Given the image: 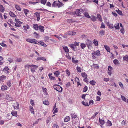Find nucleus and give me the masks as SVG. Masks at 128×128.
Wrapping results in <instances>:
<instances>
[{
  "label": "nucleus",
  "mask_w": 128,
  "mask_h": 128,
  "mask_svg": "<svg viewBox=\"0 0 128 128\" xmlns=\"http://www.w3.org/2000/svg\"><path fill=\"white\" fill-rule=\"evenodd\" d=\"M64 5L63 3L61 2L59 0L58 2L55 1L52 3V6L53 7L57 6L58 8H60L62 7Z\"/></svg>",
  "instance_id": "f257e3e1"
},
{
  "label": "nucleus",
  "mask_w": 128,
  "mask_h": 128,
  "mask_svg": "<svg viewBox=\"0 0 128 128\" xmlns=\"http://www.w3.org/2000/svg\"><path fill=\"white\" fill-rule=\"evenodd\" d=\"M75 14L77 16H82L84 14L83 13V12L82 11H80V10L79 9L76 10L75 13L72 12H70V14L72 15V14L74 15Z\"/></svg>",
  "instance_id": "f03ea898"
},
{
  "label": "nucleus",
  "mask_w": 128,
  "mask_h": 128,
  "mask_svg": "<svg viewBox=\"0 0 128 128\" xmlns=\"http://www.w3.org/2000/svg\"><path fill=\"white\" fill-rule=\"evenodd\" d=\"M100 52L99 50H98L96 52L94 51L92 53V57L93 59H94L96 58V56H100Z\"/></svg>",
  "instance_id": "7ed1b4c3"
},
{
  "label": "nucleus",
  "mask_w": 128,
  "mask_h": 128,
  "mask_svg": "<svg viewBox=\"0 0 128 128\" xmlns=\"http://www.w3.org/2000/svg\"><path fill=\"white\" fill-rule=\"evenodd\" d=\"M53 88L54 90L59 92H61L62 90V88L60 86L57 84H55L53 86Z\"/></svg>",
  "instance_id": "20e7f679"
},
{
  "label": "nucleus",
  "mask_w": 128,
  "mask_h": 128,
  "mask_svg": "<svg viewBox=\"0 0 128 128\" xmlns=\"http://www.w3.org/2000/svg\"><path fill=\"white\" fill-rule=\"evenodd\" d=\"M26 41L28 42H30L32 44H37L38 41L34 39L27 38L26 39Z\"/></svg>",
  "instance_id": "39448f33"
},
{
  "label": "nucleus",
  "mask_w": 128,
  "mask_h": 128,
  "mask_svg": "<svg viewBox=\"0 0 128 128\" xmlns=\"http://www.w3.org/2000/svg\"><path fill=\"white\" fill-rule=\"evenodd\" d=\"M82 77L84 78L83 80L84 82L87 83L88 82V79H87V74L85 72H82L81 73Z\"/></svg>",
  "instance_id": "423d86ee"
},
{
  "label": "nucleus",
  "mask_w": 128,
  "mask_h": 128,
  "mask_svg": "<svg viewBox=\"0 0 128 128\" xmlns=\"http://www.w3.org/2000/svg\"><path fill=\"white\" fill-rule=\"evenodd\" d=\"M86 44L88 48L90 49V48L92 47V42L89 40L87 39L86 41Z\"/></svg>",
  "instance_id": "0eeeda50"
},
{
  "label": "nucleus",
  "mask_w": 128,
  "mask_h": 128,
  "mask_svg": "<svg viewBox=\"0 0 128 128\" xmlns=\"http://www.w3.org/2000/svg\"><path fill=\"white\" fill-rule=\"evenodd\" d=\"M32 67H30V70L32 72H35V70L38 67V66L35 65H31Z\"/></svg>",
  "instance_id": "6e6552de"
},
{
  "label": "nucleus",
  "mask_w": 128,
  "mask_h": 128,
  "mask_svg": "<svg viewBox=\"0 0 128 128\" xmlns=\"http://www.w3.org/2000/svg\"><path fill=\"white\" fill-rule=\"evenodd\" d=\"M12 106L14 109L18 110L19 108V104L17 102H16L14 103Z\"/></svg>",
  "instance_id": "1a4fd4ad"
},
{
  "label": "nucleus",
  "mask_w": 128,
  "mask_h": 128,
  "mask_svg": "<svg viewBox=\"0 0 128 128\" xmlns=\"http://www.w3.org/2000/svg\"><path fill=\"white\" fill-rule=\"evenodd\" d=\"M34 14L35 15V16L37 18V21H39L40 19V13L38 12H36L34 13Z\"/></svg>",
  "instance_id": "9d476101"
},
{
  "label": "nucleus",
  "mask_w": 128,
  "mask_h": 128,
  "mask_svg": "<svg viewBox=\"0 0 128 128\" xmlns=\"http://www.w3.org/2000/svg\"><path fill=\"white\" fill-rule=\"evenodd\" d=\"M42 60L44 62L46 61V59L44 57H38L36 58V60L37 61L40 60Z\"/></svg>",
  "instance_id": "9b49d317"
},
{
  "label": "nucleus",
  "mask_w": 128,
  "mask_h": 128,
  "mask_svg": "<svg viewBox=\"0 0 128 128\" xmlns=\"http://www.w3.org/2000/svg\"><path fill=\"white\" fill-rule=\"evenodd\" d=\"M52 73H49L48 74V76L49 77V79L50 80H55V78L54 76H52Z\"/></svg>",
  "instance_id": "f8f14e48"
},
{
  "label": "nucleus",
  "mask_w": 128,
  "mask_h": 128,
  "mask_svg": "<svg viewBox=\"0 0 128 128\" xmlns=\"http://www.w3.org/2000/svg\"><path fill=\"white\" fill-rule=\"evenodd\" d=\"M32 26L34 29L36 30H38V29L39 26L37 24H33Z\"/></svg>",
  "instance_id": "ddd939ff"
},
{
  "label": "nucleus",
  "mask_w": 128,
  "mask_h": 128,
  "mask_svg": "<svg viewBox=\"0 0 128 128\" xmlns=\"http://www.w3.org/2000/svg\"><path fill=\"white\" fill-rule=\"evenodd\" d=\"M70 120V117L69 116H66L64 119V121L65 122H68Z\"/></svg>",
  "instance_id": "4468645a"
},
{
  "label": "nucleus",
  "mask_w": 128,
  "mask_h": 128,
  "mask_svg": "<svg viewBox=\"0 0 128 128\" xmlns=\"http://www.w3.org/2000/svg\"><path fill=\"white\" fill-rule=\"evenodd\" d=\"M99 121L100 124L102 125L105 124L106 122L103 118L100 119V118H99Z\"/></svg>",
  "instance_id": "2eb2a0df"
},
{
  "label": "nucleus",
  "mask_w": 128,
  "mask_h": 128,
  "mask_svg": "<svg viewBox=\"0 0 128 128\" xmlns=\"http://www.w3.org/2000/svg\"><path fill=\"white\" fill-rule=\"evenodd\" d=\"M76 34V32L72 31H70L67 33V34L69 35H74Z\"/></svg>",
  "instance_id": "dca6fc26"
},
{
  "label": "nucleus",
  "mask_w": 128,
  "mask_h": 128,
  "mask_svg": "<svg viewBox=\"0 0 128 128\" xmlns=\"http://www.w3.org/2000/svg\"><path fill=\"white\" fill-rule=\"evenodd\" d=\"M63 48L64 50L67 53L69 52V49L68 48V47H67L64 46H63Z\"/></svg>",
  "instance_id": "f3484780"
},
{
  "label": "nucleus",
  "mask_w": 128,
  "mask_h": 128,
  "mask_svg": "<svg viewBox=\"0 0 128 128\" xmlns=\"http://www.w3.org/2000/svg\"><path fill=\"white\" fill-rule=\"evenodd\" d=\"M39 28L40 31L41 32H44V27L40 25L39 26Z\"/></svg>",
  "instance_id": "a211bd4d"
},
{
  "label": "nucleus",
  "mask_w": 128,
  "mask_h": 128,
  "mask_svg": "<svg viewBox=\"0 0 128 128\" xmlns=\"http://www.w3.org/2000/svg\"><path fill=\"white\" fill-rule=\"evenodd\" d=\"M106 24L108 26V27L112 29L114 27V25L112 24H110L109 23V22H107V23H106Z\"/></svg>",
  "instance_id": "6ab92c4d"
},
{
  "label": "nucleus",
  "mask_w": 128,
  "mask_h": 128,
  "mask_svg": "<svg viewBox=\"0 0 128 128\" xmlns=\"http://www.w3.org/2000/svg\"><path fill=\"white\" fill-rule=\"evenodd\" d=\"M60 72L58 70H56L54 72V75L56 76V77H58V76L60 75Z\"/></svg>",
  "instance_id": "aec40b11"
},
{
  "label": "nucleus",
  "mask_w": 128,
  "mask_h": 128,
  "mask_svg": "<svg viewBox=\"0 0 128 128\" xmlns=\"http://www.w3.org/2000/svg\"><path fill=\"white\" fill-rule=\"evenodd\" d=\"M11 114H12V116H13L17 117V116H18L17 112L16 111H12L11 112Z\"/></svg>",
  "instance_id": "412c9836"
},
{
  "label": "nucleus",
  "mask_w": 128,
  "mask_h": 128,
  "mask_svg": "<svg viewBox=\"0 0 128 128\" xmlns=\"http://www.w3.org/2000/svg\"><path fill=\"white\" fill-rule=\"evenodd\" d=\"M113 62L114 64L116 65H118L119 64L118 60L116 59H115L114 60Z\"/></svg>",
  "instance_id": "4be33fe9"
},
{
  "label": "nucleus",
  "mask_w": 128,
  "mask_h": 128,
  "mask_svg": "<svg viewBox=\"0 0 128 128\" xmlns=\"http://www.w3.org/2000/svg\"><path fill=\"white\" fill-rule=\"evenodd\" d=\"M98 19V20L101 22L102 21V17L100 14H98L97 15Z\"/></svg>",
  "instance_id": "5701e85b"
},
{
  "label": "nucleus",
  "mask_w": 128,
  "mask_h": 128,
  "mask_svg": "<svg viewBox=\"0 0 128 128\" xmlns=\"http://www.w3.org/2000/svg\"><path fill=\"white\" fill-rule=\"evenodd\" d=\"M104 47L107 51L109 52H110V47L109 46H107L106 45H105L104 46Z\"/></svg>",
  "instance_id": "b1692460"
},
{
  "label": "nucleus",
  "mask_w": 128,
  "mask_h": 128,
  "mask_svg": "<svg viewBox=\"0 0 128 128\" xmlns=\"http://www.w3.org/2000/svg\"><path fill=\"white\" fill-rule=\"evenodd\" d=\"M114 26L116 30H119L120 29L119 24L118 23L114 24Z\"/></svg>",
  "instance_id": "393cba45"
},
{
  "label": "nucleus",
  "mask_w": 128,
  "mask_h": 128,
  "mask_svg": "<svg viewBox=\"0 0 128 128\" xmlns=\"http://www.w3.org/2000/svg\"><path fill=\"white\" fill-rule=\"evenodd\" d=\"M23 28L24 30L27 31L29 28V26L28 24H26L25 26H24Z\"/></svg>",
  "instance_id": "a878e982"
},
{
  "label": "nucleus",
  "mask_w": 128,
  "mask_h": 128,
  "mask_svg": "<svg viewBox=\"0 0 128 128\" xmlns=\"http://www.w3.org/2000/svg\"><path fill=\"white\" fill-rule=\"evenodd\" d=\"M15 7L16 9L19 11H21L22 10V9L20 8V6L16 4L15 5Z\"/></svg>",
  "instance_id": "bb28decb"
},
{
  "label": "nucleus",
  "mask_w": 128,
  "mask_h": 128,
  "mask_svg": "<svg viewBox=\"0 0 128 128\" xmlns=\"http://www.w3.org/2000/svg\"><path fill=\"white\" fill-rule=\"evenodd\" d=\"M93 43L96 46H97L98 45V42L96 40H93Z\"/></svg>",
  "instance_id": "cd10ccee"
},
{
  "label": "nucleus",
  "mask_w": 128,
  "mask_h": 128,
  "mask_svg": "<svg viewBox=\"0 0 128 128\" xmlns=\"http://www.w3.org/2000/svg\"><path fill=\"white\" fill-rule=\"evenodd\" d=\"M38 44H39L40 45L44 47H46V44H45L43 42H38Z\"/></svg>",
  "instance_id": "c85d7f7f"
},
{
  "label": "nucleus",
  "mask_w": 128,
  "mask_h": 128,
  "mask_svg": "<svg viewBox=\"0 0 128 128\" xmlns=\"http://www.w3.org/2000/svg\"><path fill=\"white\" fill-rule=\"evenodd\" d=\"M90 83L91 85L92 86H95L96 83L95 81L93 80L90 81Z\"/></svg>",
  "instance_id": "c756f323"
},
{
  "label": "nucleus",
  "mask_w": 128,
  "mask_h": 128,
  "mask_svg": "<svg viewBox=\"0 0 128 128\" xmlns=\"http://www.w3.org/2000/svg\"><path fill=\"white\" fill-rule=\"evenodd\" d=\"M86 44L82 43L80 44V46L82 49H84L86 47Z\"/></svg>",
  "instance_id": "7c9ffc66"
},
{
  "label": "nucleus",
  "mask_w": 128,
  "mask_h": 128,
  "mask_svg": "<svg viewBox=\"0 0 128 128\" xmlns=\"http://www.w3.org/2000/svg\"><path fill=\"white\" fill-rule=\"evenodd\" d=\"M99 33L101 36H103L104 35L105 31L104 30H102L100 31Z\"/></svg>",
  "instance_id": "2f4dec72"
},
{
  "label": "nucleus",
  "mask_w": 128,
  "mask_h": 128,
  "mask_svg": "<svg viewBox=\"0 0 128 128\" xmlns=\"http://www.w3.org/2000/svg\"><path fill=\"white\" fill-rule=\"evenodd\" d=\"M7 86L4 85H3L1 87V90H6L7 88Z\"/></svg>",
  "instance_id": "473e14b6"
},
{
  "label": "nucleus",
  "mask_w": 128,
  "mask_h": 128,
  "mask_svg": "<svg viewBox=\"0 0 128 128\" xmlns=\"http://www.w3.org/2000/svg\"><path fill=\"white\" fill-rule=\"evenodd\" d=\"M2 71L6 73H8V67L7 66L4 69H3Z\"/></svg>",
  "instance_id": "72a5a7b5"
},
{
  "label": "nucleus",
  "mask_w": 128,
  "mask_h": 128,
  "mask_svg": "<svg viewBox=\"0 0 128 128\" xmlns=\"http://www.w3.org/2000/svg\"><path fill=\"white\" fill-rule=\"evenodd\" d=\"M97 19L96 17L94 16H92L91 18V20H92L94 22L96 21Z\"/></svg>",
  "instance_id": "f704fd0d"
},
{
  "label": "nucleus",
  "mask_w": 128,
  "mask_h": 128,
  "mask_svg": "<svg viewBox=\"0 0 128 128\" xmlns=\"http://www.w3.org/2000/svg\"><path fill=\"white\" fill-rule=\"evenodd\" d=\"M70 115L71 116V118L72 119L74 118V119L75 118H76L77 116L75 113H71Z\"/></svg>",
  "instance_id": "c9c22d12"
},
{
  "label": "nucleus",
  "mask_w": 128,
  "mask_h": 128,
  "mask_svg": "<svg viewBox=\"0 0 128 128\" xmlns=\"http://www.w3.org/2000/svg\"><path fill=\"white\" fill-rule=\"evenodd\" d=\"M70 48L72 49L74 51H75V50H74L75 49V45H74V44H70Z\"/></svg>",
  "instance_id": "e433bc0d"
},
{
  "label": "nucleus",
  "mask_w": 128,
  "mask_h": 128,
  "mask_svg": "<svg viewBox=\"0 0 128 128\" xmlns=\"http://www.w3.org/2000/svg\"><path fill=\"white\" fill-rule=\"evenodd\" d=\"M6 76L4 75H2L0 77V80L2 81H3V80H5L6 78Z\"/></svg>",
  "instance_id": "4c0bfd02"
},
{
  "label": "nucleus",
  "mask_w": 128,
  "mask_h": 128,
  "mask_svg": "<svg viewBox=\"0 0 128 128\" xmlns=\"http://www.w3.org/2000/svg\"><path fill=\"white\" fill-rule=\"evenodd\" d=\"M84 16L88 18H90V16H89L88 13L87 12H85L84 14Z\"/></svg>",
  "instance_id": "58836bf2"
},
{
  "label": "nucleus",
  "mask_w": 128,
  "mask_h": 128,
  "mask_svg": "<svg viewBox=\"0 0 128 128\" xmlns=\"http://www.w3.org/2000/svg\"><path fill=\"white\" fill-rule=\"evenodd\" d=\"M112 125L111 122L109 120H108L106 122V126H110Z\"/></svg>",
  "instance_id": "ea45409f"
},
{
  "label": "nucleus",
  "mask_w": 128,
  "mask_h": 128,
  "mask_svg": "<svg viewBox=\"0 0 128 128\" xmlns=\"http://www.w3.org/2000/svg\"><path fill=\"white\" fill-rule=\"evenodd\" d=\"M24 12L26 16H27V14L29 13V10L27 9H26L24 10Z\"/></svg>",
  "instance_id": "a19ab883"
},
{
  "label": "nucleus",
  "mask_w": 128,
  "mask_h": 128,
  "mask_svg": "<svg viewBox=\"0 0 128 128\" xmlns=\"http://www.w3.org/2000/svg\"><path fill=\"white\" fill-rule=\"evenodd\" d=\"M43 103L45 105H49V103L48 101V100H46L43 101Z\"/></svg>",
  "instance_id": "79ce46f5"
},
{
  "label": "nucleus",
  "mask_w": 128,
  "mask_h": 128,
  "mask_svg": "<svg viewBox=\"0 0 128 128\" xmlns=\"http://www.w3.org/2000/svg\"><path fill=\"white\" fill-rule=\"evenodd\" d=\"M4 8L1 5H0V11L2 12H4Z\"/></svg>",
  "instance_id": "37998d69"
},
{
  "label": "nucleus",
  "mask_w": 128,
  "mask_h": 128,
  "mask_svg": "<svg viewBox=\"0 0 128 128\" xmlns=\"http://www.w3.org/2000/svg\"><path fill=\"white\" fill-rule=\"evenodd\" d=\"M72 62L74 63V64H76L78 62V60H74V58H72Z\"/></svg>",
  "instance_id": "c03bdc74"
},
{
  "label": "nucleus",
  "mask_w": 128,
  "mask_h": 128,
  "mask_svg": "<svg viewBox=\"0 0 128 128\" xmlns=\"http://www.w3.org/2000/svg\"><path fill=\"white\" fill-rule=\"evenodd\" d=\"M9 14L11 16L13 17H15L16 16V15L14 13L11 12H10Z\"/></svg>",
  "instance_id": "a18cd8bd"
},
{
  "label": "nucleus",
  "mask_w": 128,
  "mask_h": 128,
  "mask_svg": "<svg viewBox=\"0 0 128 128\" xmlns=\"http://www.w3.org/2000/svg\"><path fill=\"white\" fill-rule=\"evenodd\" d=\"M82 104L85 106H89L88 102H86L85 103V102L84 101H82Z\"/></svg>",
  "instance_id": "49530a36"
},
{
  "label": "nucleus",
  "mask_w": 128,
  "mask_h": 128,
  "mask_svg": "<svg viewBox=\"0 0 128 128\" xmlns=\"http://www.w3.org/2000/svg\"><path fill=\"white\" fill-rule=\"evenodd\" d=\"M33 34L36 38H38L39 37V35L36 32H34L33 33Z\"/></svg>",
  "instance_id": "de8ad7c7"
},
{
  "label": "nucleus",
  "mask_w": 128,
  "mask_h": 128,
  "mask_svg": "<svg viewBox=\"0 0 128 128\" xmlns=\"http://www.w3.org/2000/svg\"><path fill=\"white\" fill-rule=\"evenodd\" d=\"M66 56L68 59L70 60L71 59V57L69 56L68 52L66 53Z\"/></svg>",
  "instance_id": "09e8293b"
},
{
  "label": "nucleus",
  "mask_w": 128,
  "mask_h": 128,
  "mask_svg": "<svg viewBox=\"0 0 128 128\" xmlns=\"http://www.w3.org/2000/svg\"><path fill=\"white\" fill-rule=\"evenodd\" d=\"M76 68L78 72H81V68L80 67L78 66H77Z\"/></svg>",
  "instance_id": "8fccbe9b"
},
{
  "label": "nucleus",
  "mask_w": 128,
  "mask_h": 128,
  "mask_svg": "<svg viewBox=\"0 0 128 128\" xmlns=\"http://www.w3.org/2000/svg\"><path fill=\"white\" fill-rule=\"evenodd\" d=\"M46 0H41V3L45 5L46 2Z\"/></svg>",
  "instance_id": "3c124183"
},
{
  "label": "nucleus",
  "mask_w": 128,
  "mask_h": 128,
  "mask_svg": "<svg viewBox=\"0 0 128 128\" xmlns=\"http://www.w3.org/2000/svg\"><path fill=\"white\" fill-rule=\"evenodd\" d=\"M52 128H59L58 125L56 124H54L52 126Z\"/></svg>",
  "instance_id": "603ef678"
},
{
  "label": "nucleus",
  "mask_w": 128,
  "mask_h": 128,
  "mask_svg": "<svg viewBox=\"0 0 128 128\" xmlns=\"http://www.w3.org/2000/svg\"><path fill=\"white\" fill-rule=\"evenodd\" d=\"M88 89V88L87 86H85L83 88V91L84 92H86L87 91Z\"/></svg>",
  "instance_id": "864d4df0"
},
{
  "label": "nucleus",
  "mask_w": 128,
  "mask_h": 128,
  "mask_svg": "<svg viewBox=\"0 0 128 128\" xmlns=\"http://www.w3.org/2000/svg\"><path fill=\"white\" fill-rule=\"evenodd\" d=\"M116 11L117 12V13L120 15H122V13L121 11L119 10L118 9V10H116Z\"/></svg>",
  "instance_id": "5fc2aeb1"
},
{
  "label": "nucleus",
  "mask_w": 128,
  "mask_h": 128,
  "mask_svg": "<svg viewBox=\"0 0 128 128\" xmlns=\"http://www.w3.org/2000/svg\"><path fill=\"white\" fill-rule=\"evenodd\" d=\"M66 73L68 76H69L70 75V72L68 70H66Z\"/></svg>",
  "instance_id": "6e6d98bb"
},
{
  "label": "nucleus",
  "mask_w": 128,
  "mask_h": 128,
  "mask_svg": "<svg viewBox=\"0 0 128 128\" xmlns=\"http://www.w3.org/2000/svg\"><path fill=\"white\" fill-rule=\"evenodd\" d=\"M121 98L122 99V100L126 102V98H125V97L122 95L121 96Z\"/></svg>",
  "instance_id": "4d7b16f0"
},
{
  "label": "nucleus",
  "mask_w": 128,
  "mask_h": 128,
  "mask_svg": "<svg viewBox=\"0 0 128 128\" xmlns=\"http://www.w3.org/2000/svg\"><path fill=\"white\" fill-rule=\"evenodd\" d=\"M120 31L121 33L122 34H124V29L123 27L121 28L120 29Z\"/></svg>",
  "instance_id": "13d9d810"
},
{
  "label": "nucleus",
  "mask_w": 128,
  "mask_h": 128,
  "mask_svg": "<svg viewBox=\"0 0 128 128\" xmlns=\"http://www.w3.org/2000/svg\"><path fill=\"white\" fill-rule=\"evenodd\" d=\"M44 39L45 41L48 42L49 39V38L48 36H46L44 37Z\"/></svg>",
  "instance_id": "bf43d9fd"
},
{
  "label": "nucleus",
  "mask_w": 128,
  "mask_h": 128,
  "mask_svg": "<svg viewBox=\"0 0 128 128\" xmlns=\"http://www.w3.org/2000/svg\"><path fill=\"white\" fill-rule=\"evenodd\" d=\"M101 28H105V26L104 23L102 22V23L101 26L100 27Z\"/></svg>",
  "instance_id": "052dcab7"
},
{
  "label": "nucleus",
  "mask_w": 128,
  "mask_h": 128,
  "mask_svg": "<svg viewBox=\"0 0 128 128\" xmlns=\"http://www.w3.org/2000/svg\"><path fill=\"white\" fill-rule=\"evenodd\" d=\"M123 58L124 60H126L127 62L128 61V57L124 56Z\"/></svg>",
  "instance_id": "680f3d73"
},
{
  "label": "nucleus",
  "mask_w": 128,
  "mask_h": 128,
  "mask_svg": "<svg viewBox=\"0 0 128 128\" xmlns=\"http://www.w3.org/2000/svg\"><path fill=\"white\" fill-rule=\"evenodd\" d=\"M32 67V66H31V65H30L28 64H26L25 66V68H29V67Z\"/></svg>",
  "instance_id": "e2e57ef3"
},
{
  "label": "nucleus",
  "mask_w": 128,
  "mask_h": 128,
  "mask_svg": "<svg viewBox=\"0 0 128 128\" xmlns=\"http://www.w3.org/2000/svg\"><path fill=\"white\" fill-rule=\"evenodd\" d=\"M126 124V122L125 120H123L121 124L122 125H125Z\"/></svg>",
  "instance_id": "0e129e2a"
},
{
  "label": "nucleus",
  "mask_w": 128,
  "mask_h": 128,
  "mask_svg": "<svg viewBox=\"0 0 128 128\" xmlns=\"http://www.w3.org/2000/svg\"><path fill=\"white\" fill-rule=\"evenodd\" d=\"M81 37L82 38H86L88 37V36L85 34H82L81 36Z\"/></svg>",
  "instance_id": "69168bd1"
},
{
  "label": "nucleus",
  "mask_w": 128,
  "mask_h": 128,
  "mask_svg": "<svg viewBox=\"0 0 128 128\" xmlns=\"http://www.w3.org/2000/svg\"><path fill=\"white\" fill-rule=\"evenodd\" d=\"M70 82H68L66 84V87L68 88L70 87Z\"/></svg>",
  "instance_id": "338daca9"
},
{
  "label": "nucleus",
  "mask_w": 128,
  "mask_h": 128,
  "mask_svg": "<svg viewBox=\"0 0 128 128\" xmlns=\"http://www.w3.org/2000/svg\"><path fill=\"white\" fill-rule=\"evenodd\" d=\"M112 68L110 66H108V71H111V70L112 69Z\"/></svg>",
  "instance_id": "774afa93"
}]
</instances>
